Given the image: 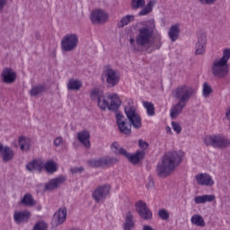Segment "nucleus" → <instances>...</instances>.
I'll return each mask as SVG.
<instances>
[{
    "instance_id": "nucleus-1",
    "label": "nucleus",
    "mask_w": 230,
    "mask_h": 230,
    "mask_svg": "<svg viewBox=\"0 0 230 230\" xmlns=\"http://www.w3.org/2000/svg\"><path fill=\"white\" fill-rule=\"evenodd\" d=\"M155 31V20L150 19L143 22V27L138 30V34L134 38L129 39V46L134 51H137V46L145 48L148 53H152L154 49L161 48L159 45L157 48L154 47V40L152 36Z\"/></svg>"
},
{
    "instance_id": "nucleus-2",
    "label": "nucleus",
    "mask_w": 230,
    "mask_h": 230,
    "mask_svg": "<svg viewBox=\"0 0 230 230\" xmlns=\"http://www.w3.org/2000/svg\"><path fill=\"white\" fill-rule=\"evenodd\" d=\"M184 159V152L172 151L165 154L156 166L158 177H168L175 172V168L182 163Z\"/></svg>"
},
{
    "instance_id": "nucleus-3",
    "label": "nucleus",
    "mask_w": 230,
    "mask_h": 230,
    "mask_svg": "<svg viewBox=\"0 0 230 230\" xmlns=\"http://www.w3.org/2000/svg\"><path fill=\"white\" fill-rule=\"evenodd\" d=\"M90 96L92 100H96L97 105L101 111H111L116 112L121 107V99L118 93H103L98 89H93Z\"/></svg>"
},
{
    "instance_id": "nucleus-4",
    "label": "nucleus",
    "mask_w": 230,
    "mask_h": 230,
    "mask_svg": "<svg viewBox=\"0 0 230 230\" xmlns=\"http://www.w3.org/2000/svg\"><path fill=\"white\" fill-rule=\"evenodd\" d=\"M173 96L179 100V102L172 107L170 111V116L172 119H175L181 112H182V109L186 107V104L190 101L191 96L197 94V88L186 84H182L178 86L172 93Z\"/></svg>"
},
{
    "instance_id": "nucleus-5",
    "label": "nucleus",
    "mask_w": 230,
    "mask_h": 230,
    "mask_svg": "<svg viewBox=\"0 0 230 230\" xmlns=\"http://www.w3.org/2000/svg\"><path fill=\"white\" fill-rule=\"evenodd\" d=\"M203 143L206 146H212V148L218 150H226L230 146V139L218 133L205 136Z\"/></svg>"
},
{
    "instance_id": "nucleus-6",
    "label": "nucleus",
    "mask_w": 230,
    "mask_h": 230,
    "mask_svg": "<svg viewBox=\"0 0 230 230\" xmlns=\"http://www.w3.org/2000/svg\"><path fill=\"white\" fill-rule=\"evenodd\" d=\"M111 150L113 154H116V155H123L124 157H127V159H128V161L133 164H137L141 159L145 158L144 152H137L136 154L130 155L127 150H125V148L119 146L118 142H113L111 145Z\"/></svg>"
},
{
    "instance_id": "nucleus-7",
    "label": "nucleus",
    "mask_w": 230,
    "mask_h": 230,
    "mask_svg": "<svg viewBox=\"0 0 230 230\" xmlns=\"http://www.w3.org/2000/svg\"><path fill=\"white\" fill-rule=\"evenodd\" d=\"M124 111L128 119L133 125L134 128H141V117L137 114V110L136 109V105H134V101L131 99L128 100Z\"/></svg>"
},
{
    "instance_id": "nucleus-8",
    "label": "nucleus",
    "mask_w": 230,
    "mask_h": 230,
    "mask_svg": "<svg viewBox=\"0 0 230 230\" xmlns=\"http://www.w3.org/2000/svg\"><path fill=\"white\" fill-rule=\"evenodd\" d=\"M78 41V35L68 33L65 35L61 40V49L66 52L73 51L76 49Z\"/></svg>"
},
{
    "instance_id": "nucleus-9",
    "label": "nucleus",
    "mask_w": 230,
    "mask_h": 230,
    "mask_svg": "<svg viewBox=\"0 0 230 230\" xmlns=\"http://www.w3.org/2000/svg\"><path fill=\"white\" fill-rule=\"evenodd\" d=\"M102 80H106L110 87H114L119 84V72L107 66L102 72Z\"/></svg>"
},
{
    "instance_id": "nucleus-10",
    "label": "nucleus",
    "mask_w": 230,
    "mask_h": 230,
    "mask_svg": "<svg viewBox=\"0 0 230 230\" xmlns=\"http://www.w3.org/2000/svg\"><path fill=\"white\" fill-rule=\"evenodd\" d=\"M212 73L218 78H224L229 73V65L220 59H216L212 64Z\"/></svg>"
},
{
    "instance_id": "nucleus-11",
    "label": "nucleus",
    "mask_w": 230,
    "mask_h": 230,
    "mask_svg": "<svg viewBox=\"0 0 230 230\" xmlns=\"http://www.w3.org/2000/svg\"><path fill=\"white\" fill-rule=\"evenodd\" d=\"M111 192V185L106 184L102 186H99L95 189V190L93 193V198L97 202H102V200H105L107 199V196Z\"/></svg>"
},
{
    "instance_id": "nucleus-12",
    "label": "nucleus",
    "mask_w": 230,
    "mask_h": 230,
    "mask_svg": "<svg viewBox=\"0 0 230 230\" xmlns=\"http://www.w3.org/2000/svg\"><path fill=\"white\" fill-rule=\"evenodd\" d=\"M12 146H13V148L20 146L22 152H29L31 148V139L24 136H20L17 140L12 142Z\"/></svg>"
},
{
    "instance_id": "nucleus-13",
    "label": "nucleus",
    "mask_w": 230,
    "mask_h": 230,
    "mask_svg": "<svg viewBox=\"0 0 230 230\" xmlns=\"http://www.w3.org/2000/svg\"><path fill=\"white\" fill-rule=\"evenodd\" d=\"M195 179L197 184L199 186H206L207 188L215 186V180H213V176L209 175L208 173H199L195 176Z\"/></svg>"
},
{
    "instance_id": "nucleus-14",
    "label": "nucleus",
    "mask_w": 230,
    "mask_h": 230,
    "mask_svg": "<svg viewBox=\"0 0 230 230\" xmlns=\"http://www.w3.org/2000/svg\"><path fill=\"white\" fill-rule=\"evenodd\" d=\"M116 119L119 131L122 134H125L126 136L132 134V128H130V124L127 122V119H125V116L121 114H117Z\"/></svg>"
},
{
    "instance_id": "nucleus-15",
    "label": "nucleus",
    "mask_w": 230,
    "mask_h": 230,
    "mask_svg": "<svg viewBox=\"0 0 230 230\" xmlns=\"http://www.w3.org/2000/svg\"><path fill=\"white\" fill-rule=\"evenodd\" d=\"M66 182V177L58 176L54 179H51L45 184L44 191H55V190H58L62 184Z\"/></svg>"
},
{
    "instance_id": "nucleus-16",
    "label": "nucleus",
    "mask_w": 230,
    "mask_h": 230,
    "mask_svg": "<svg viewBox=\"0 0 230 230\" xmlns=\"http://www.w3.org/2000/svg\"><path fill=\"white\" fill-rule=\"evenodd\" d=\"M109 20V14L102 9L93 10L91 13V21L93 24H101Z\"/></svg>"
},
{
    "instance_id": "nucleus-17",
    "label": "nucleus",
    "mask_w": 230,
    "mask_h": 230,
    "mask_svg": "<svg viewBox=\"0 0 230 230\" xmlns=\"http://www.w3.org/2000/svg\"><path fill=\"white\" fill-rule=\"evenodd\" d=\"M136 209L144 220H152V211L146 207V203L144 201H138L136 203Z\"/></svg>"
},
{
    "instance_id": "nucleus-18",
    "label": "nucleus",
    "mask_w": 230,
    "mask_h": 230,
    "mask_svg": "<svg viewBox=\"0 0 230 230\" xmlns=\"http://www.w3.org/2000/svg\"><path fill=\"white\" fill-rule=\"evenodd\" d=\"M31 218V212L29 210H16L13 213V221L15 224H26Z\"/></svg>"
},
{
    "instance_id": "nucleus-19",
    "label": "nucleus",
    "mask_w": 230,
    "mask_h": 230,
    "mask_svg": "<svg viewBox=\"0 0 230 230\" xmlns=\"http://www.w3.org/2000/svg\"><path fill=\"white\" fill-rule=\"evenodd\" d=\"M2 78L4 84H13L17 80V73L11 68H5L2 72Z\"/></svg>"
},
{
    "instance_id": "nucleus-20",
    "label": "nucleus",
    "mask_w": 230,
    "mask_h": 230,
    "mask_svg": "<svg viewBox=\"0 0 230 230\" xmlns=\"http://www.w3.org/2000/svg\"><path fill=\"white\" fill-rule=\"evenodd\" d=\"M208 42V38L206 35H201L198 38V42L196 43V55H204L206 53V44Z\"/></svg>"
},
{
    "instance_id": "nucleus-21",
    "label": "nucleus",
    "mask_w": 230,
    "mask_h": 230,
    "mask_svg": "<svg viewBox=\"0 0 230 230\" xmlns=\"http://www.w3.org/2000/svg\"><path fill=\"white\" fill-rule=\"evenodd\" d=\"M181 35V23L172 24L168 31V37L172 42H175Z\"/></svg>"
},
{
    "instance_id": "nucleus-22",
    "label": "nucleus",
    "mask_w": 230,
    "mask_h": 230,
    "mask_svg": "<svg viewBox=\"0 0 230 230\" xmlns=\"http://www.w3.org/2000/svg\"><path fill=\"white\" fill-rule=\"evenodd\" d=\"M66 218H67V208H60L55 214H54V220L58 226L60 224H64L66 222Z\"/></svg>"
},
{
    "instance_id": "nucleus-23",
    "label": "nucleus",
    "mask_w": 230,
    "mask_h": 230,
    "mask_svg": "<svg viewBox=\"0 0 230 230\" xmlns=\"http://www.w3.org/2000/svg\"><path fill=\"white\" fill-rule=\"evenodd\" d=\"M136 229V221L134 220V214L128 211L126 213L125 222L123 224V230Z\"/></svg>"
},
{
    "instance_id": "nucleus-24",
    "label": "nucleus",
    "mask_w": 230,
    "mask_h": 230,
    "mask_svg": "<svg viewBox=\"0 0 230 230\" xmlns=\"http://www.w3.org/2000/svg\"><path fill=\"white\" fill-rule=\"evenodd\" d=\"M77 138L85 146V148L91 147V134L89 131H81L77 134Z\"/></svg>"
},
{
    "instance_id": "nucleus-25",
    "label": "nucleus",
    "mask_w": 230,
    "mask_h": 230,
    "mask_svg": "<svg viewBox=\"0 0 230 230\" xmlns=\"http://www.w3.org/2000/svg\"><path fill=\"white\" fill-rule=\"evenodd\" d=\"M2 159L4 163H8L13 159V155H15V153L13 150L9 146H3L2 150L0 151Z\"/></svg>"
},
{
    "instance_id": "nucleus-26",
    "label": "nucleus",
    "mask_w": 230,
    "mask_h": 230,
    "mask_svg": "<svg viewBox=\"0 0 230 230\" xmlns=\"http://www.w3.org/2000/svg\"><path fill=\"white\" fill-rule=\"evenodd\" d=\"M217 197L213 194H204L194 198L195 204H206V202H215Z\"/></svg>"
},
{
    "instance_id": "nucleus-27",
    "label": "nucleus",
    "mask_w": 230,
    "mask_h": 230,
    "mask_svg": "<svg viewBox=\"0 0 230 230\" xmlns=\"http://www.w3.org/2000/svg\"><path fill=\"white\" fill-rule=\"evenodd\" d=\"M26 168L29 172H35V170L40 172L44 169V162L40 160L32 161L26 165Z\"/></svg>"
},
{
    "instance_id": "nucleus-28",
    "label": "nucleus",
    "mask_w": 230,
    "mask_h": 230,
    "mask_svg": "<svg viewBox=\"0 0 230 230\" xmlns=\"http://www.w3.org/2000/svg\"><path fill=\"white\" fill-rule=\"evenodd\" d=\"M190 222L192 226H197V227H206V221L204 217L199 214H195L190 217Z\"/></svg>"
},
{
    "instance_id": "nucleus-29",
    "label": "nucleus",
    "mask_w": 230,
    "mask_h": 230,
    "mask_svg": "<svg viewBox=\"0 0 230 230\" xmlns=\"http://www.w3.org/2000/svg\"><path fill=\"white\" fill-rule=\"evenodd\" d=\"M43 168L48 172V173H55L58 169V164H57L53 160H49L45 164L43 163Z\"/></svg>"
},
{
    "instance_id": "nucleus-30",
    "label": "nucleus",
    "mask_w": 230,
    "mask_h": 230,
    "mask_svg": "<svg viewBox=\"0 0 230 230\" xmlns=\"http://www.w3.org/2000/svg\"><path fill=\"white\" fill-rule=\"evenodd\" d=\"M157 4V0H150L147 4L146 5V7H144L140 12H139V15L143 16V15H148V13H150V12H152V10H154V7L155 6V4Z\"/></svg>"
},
{
    "instance_id": "nucleus-31",
    "label": "nucleus",
    "mask_w": 230,
    "mask_h": 230,
    "mask_svg": "<svg viewBox=\"0 0 230 230\" xmlns=\"http://www.w3.org/2000/svg\"><path fill=\"white\" fill-rule=\"evenodd\" d=\"M67 89L70 91H80V89H82V81L78 79H70L67 83Z\"/></svg>"
},
{
    "instance_id": "nucleus-32",
    "label": "nucleus",
    "mask_w": 230,
    "mask_h": 230,
    "mask_svg": "<svg viewBox=\"0 0 230 230\" xmlns=\"http://www.w3.org/2000/svg\"><path fill=\"white\" fill-rule=\"evenodd\" d=\"M102 168H109L113 164H116V163H118V158L105 156L102 158Z\"/></svg>"
},
{
    "instance_id": "nucleus-33",
    "label": "nucleus",
    "mask_w": 230,
    "mask_h": 230,
    "mask_svg": "<svg viewBox=\"0 0 230 230\" xmlns=\"http://www.w3.org/2000/svg\"><path fill=\"white\" fill-rule=\"evenodd\" d=\"M46 91L44 84H37L31 87L30 90L31 96H39V94H42Z\"/></svg>"
},
{
    "instance_id": "nucleus-34",
    "label": "nucleus",
    "mask_w": 230,
    "mask_h": 230,
    "mask_svg": "<svg viewBox=\"0 0 230 230\" xmlns=\"http://www.w3.org/2000/svg\"><path fill=\"white\" fill-rule=\"evenodd\" d=\"M21 204H23V206H28L29 208H31V206H35V199H33L31 194L27 193L22 199Z\"/></svg>"
},
{
    "instance_id": "nucleus-35",
    "label": "nucleus",
    "mask_w": 230,
    "mask_h": 230,
    "mask_svg": "<svg viewBox=\"0 0 230 230\" xmlns=\"http://www.w3.org/2000/svg\"><path fill=\"white\" fill-rule=\"evenodd\" d=\"M134 21H136V16L134 14H128L120 20L119 26L121 28H123V26H128V24L134 22Z\"/></svg>"
},
{
    "instance_id": "nucleus-36",
    "label": "nucleus",
    "mask_w": 230,
    "mask_h": 230,
    "mask_svg": "<svg viewBox=\"0 0 230 230\" xmlns=\"http://www.w3.org/2000/svg\"><path fill=\"white\" fill-rule=\"evenodd\" d=\"M143 107L146 109L147 116H155V107H154V103L150 102H143Z\"/></svg>"
},
{
    "instance_id": "nucleus-37",
    "label": "nucleus",
    "mask_w": 230,
    "mask_h": 230,
    "mask_svg": "<svg viewBox=\"0 0 230 230\" xmlns=\"http://www.w3.org/2000/svg\"><path fill=\"white\" fill-rule=\"evenodd\" d=\"M211 93H213V88L208 83L203 84L202 87V94L204 98H209L211 96Z\"/></svg>"
},
{
    "instance_id": "nucleus-38",
    "label": "nucleus",
    "mask_w": 230,
    "mask_h": 230,
    "mask_svg": "<svg viewBox=\"0 0 230 230\" xmlns=\"http://www.w3.org/2000/svg\"><path fill=\"white\" fill-rule=\"evenodd\" d=\"M88 164L92 166V168H103L102 160V158L98 159H91L88 162Z\"/></svg>"
},
{
    "instance_id": "nucleus-39",
    "label": "nucleus",
    "mask_w": 230,
    "mask_h": 230,
    "mask_svg": "<svg viewBox=\"0 0 230 230\" xmlns=\"http://www.w3.org/2000/svg\"><path fill=\"white\" fill-rule=\"evenodd\" d=\"M158 217L161 220H170V211L166 210V208H161L158 211Z\"/></svg>"
},
{
    "instance_id": "nucleus-40",
    "label": "nucleus",
    "mask_w": 230,
    "mask_h": 230,
    "mask_svg": "<svg viewBox=\"0 0 230 230\" xmlns=\"http://www.w3.org/2000/svg\"><path fill=\"white\" fill-rule=\"evenodd\" d=\"M218 59L227 64V62H229V59H230V49L229 48L224 49L222 57Z\"/></svg>"
},
{
    "instance_id": "nucleus-41",
    "label": "nucleus",
    "mask_w": 230,
    "mask_h": 230,
    "mask_svg": "<svg viewBox=\"0 0 230 230\" xmlns=\"http://www.w3.org/2000/svg\"><path fill=\"white\" fill-rule=\"evenodd\" d=\"M32 230H48V224L44 221H38Z\"/></svg>"
},
{
    "instance_id": "nucleus-42",
    "label": "nucleus",
    "mask_w": 230,
    "mask_h": 230,
    "mask_svg": "<svg viewBox=\"0 0 230 230\" xmlns=\"http://www.w3.org/2000/svg\"><path fill=\"white\" fill-rule=\"evenodd\" d=\"M171 125L175 134H181V132H182V127H181V123L177 121H172Z\"/></svg>"
},
{
    "instance_id": "nucleus-43",
    "label": "nucleus",
    "mask_w": 230,
    "mask_h": 230,
    "mask_svg": "<svg viewBox=\"0 0 230 230\" xmlns=\"http://www.w3.org/2000/svg\"><path fill=\"white\" fill-rule=\"evenodd\" d=\"M132 8H143L145 6V0H132L131 2Z\"/></svg>"
},
{
    "instance_id": "nucleus-44",
    "label": "nucleus",
    "mask_w": 230,
    "mask_h": 230,
    "mask_svg": "<svg viewBox=\"0 0 230 230\" xmlns=\"http://www.w3.org/2000/svg\"><path fill=\"white\" fill-rule=\"evenodd\" d=\"M138 146H139L140 150H142V151H137V152H143L144 157H145V150H148V146H149L148 143L146 142L145 140H139Z\"/></svg>"
},
{
    "instance_id": "nucleus-45",
    "label": "nucleus",
    "mask_w": 230,
    "mask_h": 230,
    "mask_svg": "<svg viewBox=\"0 0 230 230\" xmlns=\"http://www.w3.org/2000/svg\"><path fill=\"white\" fill-rule=\"evenodd\" d=\"M64 145V138L62 137H58L54 139V146H62Z\"/></svg>"
},
{
    "instance_id": "nucleus-46",
    "label": "nucleus",
    "mask_w": 230,
    "mask_h": 230,
    "mask_svg": "<svg viewBox=\"0 0 230 230\" xmlns=\"http://www.w3.org/2000/svg\"><path fill=\"white\" fill-rule=\"evenodd\" d=\"M70 172L74 175L76 173H82V172H84V167H73L71 168Z\"/></svg>"
},
{
    "instance_id": "nucleus-47",
    "label": "nucleus",
    "mask_w": 230,
    "mask_h": 230,
    "mask_svg": "<svg viewBox=\"0 0 230 230\" xmlns=\"http://www.w3.org/2000/svg\"><path fill=\"white\" fill-rule=\"evenodd\" d=\"M201 4H213L217 0H199Z\"/></svg>"
},
{
    "instance_id": "nucleus-48",
    "label": "nucleus",
    "mask_w": 230,
    "mask_h": 230,
    "mask_svg": "<svg viewBox=\"0 0 230 230\" xmlns=\"http://www.w3.org/2000/svg\"><path fill=\"white\" fill-rule=\"evenodd\" d=\"M8 3V0H0V12H2V10H4V7L6 6Z\"/></svg>"
},
{
    "instance_id": "nucleus-49",
    "label": "nucleus",
    "mask_w": 230,
    "mask_h": 230,
    "mask_svg": "<svg viewBox=\"0 0 230 230\" xmlns=\"http://www.w3.org/2000/svg\"><path fill=\"white\" fill-rule=\"evenodd\" d=\"M146 188L147 190H150L152 188H154V180L153 179H149L148 182L146 183Z\"/></svg>"
},
{
    "instance_id": "nucleus-50",
    "label": "nucleus",
    "mask_w": 230,
    "mask_h": 230,
    "mask_svg": "<svg viewBox=\"0 0 230 230\" xmlns=\"http://www.w3.org/2000/svg\"><path fill=\"white\" fill-rule=\"evenodd\" d=\"M142 230H156L154 226L150 225H143L142 226Z\"/></svg>"
},
{
    "instance_id": "nucleus-51",
    "label": "nucleus",
    "mask_w": 230,
    "mask_h": 230,
    "mask_svg": "<svg viewBox=\"0 0 230 230\" xmlns=\"http://www.w3.org/2000/svg\"><path fill=\"white\" fill-rule=\"evenodd\" d=\"M165 130L168 134H172V128H170L169 126L165 128Z\"/></svg>"
}]
</instances>
